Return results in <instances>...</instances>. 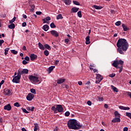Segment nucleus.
Returning a JSON list of instances; mask_svg holds the SVG:
<instances>
[{
	"mask_svg": "<svg viewBox=\"0 0 131 131\" xmlns=\"http://www.w3.org/2000/svg\"><path fill=\"white\" fill-rule=\"evenodd\" d=\"M28 72H29V71H28V69H19L18 70L17 73L18 75L21 76V75H24L25 74H28Z\"/></svg>",
	"mask_w": 131,
	"mask_h": 131,
	"instance_id": "nucleus-6",
	"label": "nucleus"
},
{
	"mask_svg": "<svg viewBox=\"0 0 131 131\" xmlns=\"http://www.w3.org/2000/svg\"><path fill=\"white\" fill-rule=\"evenodd\" d=\"M50 33L52 34V35L55 36V37H58V36H59V33H58V32H57L56 30L51 31Z\"/></svg>",
	"mask_w": 131,
	"mask_h": 131,
	"instance_id": "nucleus-10",
	"label": "nucleus"
},
{
	"mask_svg": "<svg viewBox=\"0 0 131 131\" xmlns=\"http://www.w3.org/2000/svg\"><path fill=\"white\" fill-rule=\"evenodd\" d=\"M77 15L79 18H81L82 17V15H81V11H80L77 12Z\"/></svg>",
	"mask_w": 131,
	"mask_h": 131,
	"instance_id": "nucleus-33",
	"label": "nucleus"
},
{
	"mask_svg": "<svg viewBox=\"0 0 131 131\" xmlns=\"http://www.w3.org/2000/svg\"><path fill=\"white\" fill-rule=\"evenodd\" d=\"M51 110L52 111H54V113L56 114L58 113H62L63 111H64V110L63 109V106H62V105L61 104H56L53 106L52 107Z\"/></svg>",
	"mask_w": 131,
	"mask_h": 131,
	"instance_id": "nucleus-4",
	"label": "nucleus"
},
{
	"mask_svg": "<svg viewBox=\"0 0 131 131\" xmlns=\"http://www.w3.org/2000/svg\"><path fill=\"white\" fill-rule=\"evenodd\" d=\"M4 42H5V41L4 40H0V47H2Z\"/></svg>",
	"mask_w": 131,
	"mask_h": 131,
	"instance_id": "nucleus-47",
	"label": "nucleus"
},
{
	"mask_svg": "<svg viewBox=\"0 0 131 131\" xmlns=\"http://www.w3.org/2000/svg\"><path fill=\"white\" fill-rule=\"evenodd\" d=\"M104 107H105L106 109H108V108H109V106H108V104H105Z\"/></svg>",
	"mask_w": 131,
	"mask_h": 131,
	"instance_id": "nucleus-53",
	"label": "nucleus"
},
{
	"mask_svg": "<svg viewBox=\"0 0 131 131\" xmlns=\"http://www.w3.org/2000/svg\"><path fill=\"white\" fill-rule=\"evenodd\" d=\"M98 100L99 102H103V101H104V98L103 97H98Z\"/></svg>",
	"mask_w": 131,
	"mask_h": 131,
	"instance_id": "nucleus-43",
	"label": "nucleus"
},
{
	"mask_svg": "<svg viewBox=\"0 0 131 131\" xmlns=\"http://www.w3.org/2000/svg\"><path fill=\"white\" fill-rule=\"evenodd\" d=\"M122 27L124 31H127V30H129V28L127 27V26L124 25V24L122 25Z\"/></svg>",
	"mask_w": 131,
	"mask_h": 131,
	"instance_id": "nucleus-15",
	"label": "nucleus"
},
{
	"mask_svg": "<svg viewBox=\"0 0 131 131\" xmlns=\"http://www.w3.org/2000/svg\"><path fill=\"white\" fill-rule=\"evenodd\" d=\"M128 130V128L127 127H125L123 128V131H127Z\"/></svg>",
	"mask_w": 131,
	"mask_h": 131,
	"instance_id": "nucleus-56",
	"label": "nucleus"
},
{
	"mask_svg": "<svg viewBox=\"0 0 131 131\" xmlns=\"http://www.w3.org/2000/svg\"><path fill=\"white\" fill-rule=\"evenodd\" d=\"M30 58L31 61H33L34 60H36V59H37V55L31 54L30 56Z\"/></svg>",
	"mask_w": 131,
	"mask_h": 131,
	"instance_id": "nucleus-13",
	"label": "nucleus"
},
{
	"mask_svg": "<svg viewBox=\"0 0 131 131\" xmlns=\"http://www.w3.org/2000/svg\"><path fill=\"white\" fill-rule=\"evenodd\" d=\"M121 24V21H118L115 23V25H116V26H120Z\"/></svg>",
	"mask_w": 131,
	"mask_h": 131,
	"instance_id": "nucleus-39",
	"label": "nucleus"
},
{
	"mask_svg": "<svg viewBox=\"0 0 131 131\" xmlns=\"http://www.w3.org/2000/svg\"><path fill=\"white\" fill-rule=\"evenodd\" d=\"M45 19L47 21H50L51 20V17H49V16H47V17H46Z\"/></svg>",
	"mask_w": 131,
	"mask_h": 131,
	"instance_id": "nucleus-50",
	"label": "nucleus"
},
{
	"mask_svg": "<svg viewBox=\"0 0 131 131\" xmlns=\"http://www.w3.org/2000/svg\"><path fill=\"white\" fill-rule=\"evenodd\" d=\"M29 79L31 82H34L36 83L37 82H39V78L37 75L33 76V75H29Z\"/></svg>",
	"mask_w": 131,
	"mask_h": 131,
	"instance_id": "nucleus-5",
	"label": "nucleus"
},
{
	"mask_svg": "<svg viewBox=\"0 0 131 131\" xmlns=\"http://www.w3.org/2000/svg\"><path fill=\"white\" fill-rule=\"evenodd\" d=\"M127 95L131 99V92H127Z\"/></svg>",
	"mask_w": 131,
	"mask_h": 131,
	"instance_id": "nucleus-55",
	"label": "nucleus"
},
{
	"mask_svg": "<svg viewBox=\"0 0 131 131\" xmlns=\"http://www.w3.org/2000/svg\"><path fill=\"white\" fill-rule=\"evenodd\" d=\"M69 41H70V40L68 38H66L64 39V42H66V43H68Z\"/></svg>",
	"mask_w": 131,
	"mask_h": 131,
	"instance_id": "nucleus-49",
	"label": "nucleus"
},
{
	"mask_svg": "<svg viewBox=\"0 0 131 131\" xmlns=\"http://www.w3.org/2000/svg\"><path fill=\"white\" fill-rule=\"evenodd\" d=\"M36 15H41V12L40 11H37L36 12Z\"/></svg>",
	"mask_w": 131,
	"mask_h": 131,
	"instance_id": "nucleus-57",
	"label": "nucleus"
},
{
	"mask_svg": "<svg viewBox=\"0 0 131 131\" xmlns=\"http://www.w3.org/2000/svg\"><path fill=\"white\" fill-rule=\"evenodd\" d=\"M117 51L121 54L124 55V52H126L129 45L125 39H119L117 42Z\"/></svg>",
	"mask_w": 131,
	"mask_h": 131,
	"instance_id": "nucleus-1",
	"label": "nucleus"
},
{
	"mask_svg": "<svg viewBox=\"0 0 131 131\" xmlns=\"http://www.w3.org/2000/svg\"><path fill=\"white\" fill-rule=\"evenodd\" d=\"M90 70H93V72H94V73H98V70L97 69H94V68H90Z\"/></svg>",
	"mask_w": 131,
	"mask_h": 131,
	"instance_id": "nucleus-36",
	"label": "nucleus"
},
{
	"mask_svg": "<svg viewBox=\"0 0 131 131\" xmlns=\"http://www.w3.org/2000/svg\"><path fill=\"white\" fill-rule=\"evenodd\" d=\"M119 108L121 110H129L130 109L129 107H126L124 106H119Z\"/></svg>",
	"mask_w": 131,
	"mask_h": 131,
	"instance_id": "nucleus-16",
	"label": "nucleus"
},
{
	"mask_svg": "<svg viewBox=\"0 0 131 131\" xmlns=\"http://www.w3.org/2000/svg\"><path fill=\"white\" fill-rule=\"evenodd\" d=\"M123 63L124 61L122 60H116L114 61L112 65L114 67H115L117 69H119V73H121L122 72V70L123 69Z\"/></svg>",
	"mask_w": 131,
	"mask_h": 131,
	"instance_id": "nucleus-3",
	"label": "nucleus"
},
{
	"mask_svg": "<svg viewBox=\"0 0 131 131\" xmlns=\"http://www.w3.org/2000/svg\"><path fill=\"white\" fill-rule=\"evenodd\" d=\"M14 106H15V107H20V104H19L18 102H16L14 103Z\"/></svg>",
	"mask_w": 131,
	"mask_h": 131,
	"instance_id": "nucleus-40",
	"label": "nucleus"
},
{
	"mask_svg": "<svg viewBox=\"0 0 131 131\" xmlns=\"http://www.w3.org/2000/svg\"><path fill=\"white\" fill-rule=\"evenodd\" d=\"M111 13L112 14H115V11H114V10H111Z\"/></svg>",
	"mask_w": 131,
	"mask_h": 131,
	"instance_id": "nucleus-61",
	"label": "nucleus"
},
{
	"mask_svg": "<svg viewBox=\"0 0 131 131\" xmlns=\"http://www.w3.org/2000/svg\"><path fill=\"white\" fill-rule=\"evenodd\" d=\"M73 4H74V5H76V6H79L80 5V3H79V2H77V1H73Z\"/></svg>",
	"mask_w": 131,
	"mask_h": 131,
	"instance_id": "nucleus-37",
	"label": "nucleus"
},
{
	"mask_svg": "<svg viewBox=\"0 0 131 131\" xmlns=\"http://www.w3.org/2000/svg\"><path fill=\"white\" fill-rule=\"evenodd\" d=\"M78 83L79 85H82V81H78Z\"/></svg>",
	"mask_w": 131,
	"mask_h": 131,
	"instance_id": "nucleus-63",
	"label": "nucleus"
},
{
	"mask_svg": "<svg viewBox=\"0 0 131 131\" xmlns=\"http://www.w3.org/2000/svg\"><path fill=\"white\" fill-rule=\"evenodd\" d=\"M23 51H27V49H26V46H23Z\"/></svg>",
	"mask_w": 131,
	"mask_h": 131,
	"instance_id": "nucleus-60",
	"label": "nucleus"
},
{
	"mask_svg": "<svg viewBox=\"0 0 131 131\" xmlns=\"http://www.w3.org/2000/svg\"><path fill=\"white\" fill-rule=\"evenodd\" d=\"M21 78V76H20L18 73L16 76L13 77L12 79V82L14 83H19L20 82V79Z\"/></svg>",
	"mask_w": 131,
	"mask_h": 131,
	"instance_id": "nucleus-8",
	"label": "nucleus"
},
{
	"mask_svg": "<svg viewBox=\"0 0 131 131\" xmlns=\"http://www.w3.org/2000/svg\"><path fill=\"white\" fill-rule=\"evenodd\" d=\"M38 47L40 50H42V51L45 50V47H43V45L41 44V43L39 42L38 43Z\"/></svg>",
	"mask_w": 131,
	"mask_h": 131,
	"instance_id": "nucleus-21",
	"label": "nucleus"
},
{
	"mask_svg": "<svg viewBox=\"0 0 131 131\" xmlns=\"http://www.w3.org/2000/svg\"><path fill=\"white\" fill-rule=\"evenodd\" d=\"M5 94L6 96H11L12 95V91L9 89H5Z\"/></svg>",
	"mask_w": 131,
	"mask_h": 131,
	"instance_id": "nucleus-11",
	"label": "nucleus"
},
{
	"mask_svg": "<svg viewBox=\"0 0 131 131\" xmlns=\"http://www.w3.org/2000/svg\"><path fill=\"white\" fill-rule=\"evenodd\" d=\"M111 88L112 90L115 92V93H118V89L116 88V87L113 86V85H111Z\"/></svg>",
	"mask_w": 131,
	"mask_h": 131,
	"instance_id": "nucleus-22",
	"label": "nucleus"
},
{
	"mask_svg": "<svg viewBox=\"0 0 131 131\" xmlns=\"http://www.w3.org/2000/svg\"><path fill=\"white\" fill-rule=\"evenodd\" d=\"M43 29L45 31H48L49 30V26L47 25H45L43 26Z\"/></svg>",
	"mask_w": 131,
	"mask_h": 131,
	"instance_id": "nucleus-24",
	"label": "nucleus"
},
{
	"mask_svg": "<svg viewBox=\"0 0 131 131\" xmlns=\"http://www.w3.org/2000/svg\"><path fill=\"white\" fill-rule=\"evenodd\" d=\"M65 81V79L60 78L59 79H57V83L58 84H61V83H63Z\"/></svg>",
	"mask_w": 131,
	"mask_h": 131,
	"instance_id": "nucleus-17",
	"label": "nucleus"
},
{
	"mask_svg": "<svg viewBox=\"0 0 131 131\" xmlns=\"http://www.w3.org/2000/svg\"><path fill=\"white\" fill-rule=\"evenodd\" d=\"M96 80L95 81V83H100L101 81L103 80V76L101 75L100 74H96Z\"/></svg>",
	"mask_w": 131,
	"mask_h": 131,
	"instance_id": "nucleus-7",
	"label": "nucleus"
},
{
	"mask_svg": "<svg viewBox=\"0 0 131 131\" xmlns=\"http://www.w3.org/2000/svg\"><path fill=\"white\" fill-rule=\"evenodd\" d=\"M78 10H79V8L73 7L71 9L72 13H77V12H78Z\"/></svg>",
	"mask_w": 131,
	"mask_h": 131,
	"instance_id": "nucleus-18",
	"label": "nucleus"
},
{
	"mask_svg": "<svg viewBox=\"0 0 131 131\" xmlns=\"http://www.w3.org/2000/svg\"><path fill=\"white\" fill-rule=\"evenodd\" d=\"M31 8L32 10L33 11V10H34V8H35V6L34 5H31Z\"/></svg>",
	"mask_w": 131,
	"mask_h": 131,
	"instance_id": "nucleus-58",
	"label": "nucleus"
},
{
	"mask_svg": "<svg viewBox=\"0 0 131 131\" xmlns=\"http://www.w3.org/2000/svg\"><path fill=\"white\" fill-rule=\"evenodd\" d=\"M49 51H48L47 50H45L44 55H45V56H49Z\"/></svg>",
	"mask_w": 131,
	"mask_h": 131,
	"instance_id": "nucleus-34",
	"label": "nucleus"
},
{
	"mask_svg": "<svg viewBox=\"0 0 131 131\" xmlns=\"http://www.w3.org/2000/svg\"><path fill=\"white\" fill-rule=\"evenodd\" d=\"M93 8H94L96 10H101V9H102V7H101L100 6H96V5H94Z\"/></svg>",
	"mask_w": 131,
	"mask_h": 131,
	"instance_id": "nucleus-30",
	"label": "nucleus"
},
{
	"mask_svg": "<svg viewBox=\"0 0 131 131\" xmlns=\"http://www.w3.org/2000/svg\"><path fill=\"white\" fill-rule=\"evenodd\" d=\"M110 77H114L115 76V73H112L109 75Z\"/></svg>",
	"mask_w": 131,
	"mask_h": 131,
	"instance_id": "nucleus-48",
	"label": "nucleus"
},
{
	"mask_svg": "<svg viewBox=\"0 0 131 131\" xmlns=\"http://www.w3.org/2000/svg\"><path fill=\"white\" fill-rule=\"evenodd\" d=\"M27 60H24L23 61V64L24 65H26V64H28V62L27 61Z\"/></svg>",
	"mask_w": 131,
	"mask_h": 131,
	"instance_id": "nucleus-45",
	"label": "nucleus"
},
{
	"mask_svg": "<svg viewBox=\"0 0 131 131\" xmlns=\"http://www.w3.org/2000/svg\"><path fill=\"white\" fill-rule=\"evenodd\" d=\"M11 52L14 55H17L18 54V51L15 50H11Z\"/></svg>",
	"mask_w": 131,
	"mask_h": 131,
	"instance_id": "nucleus-32",
	"label": "nucleus"
},
{
	"mask_svg": "<svg viewBox=\"0 0 131 131\" xmlns=\"http://www.w3.org/2000/svg\"><path fill=\"white\" fill-rule=\"evenodd\" d=\"M31 111H34V107L31 106Z\"/></svg>",
	"mask_w": 131,
	"mask_h": 131,
	"instance_id": "nucleus-64",
	"label": "nucleus"
},
{
	"mask_svg": "<svg viewBox=\"0 0 131 131\" xmlns=\"http://www.w3.org/2000/svg\"><path fill=\"white\" fill-rule=\"evenodd\" d=\"M23 17L24 18V19L27 18V16L25 14H23Z\"/></svg>",
	"mask_w": 131,
	"mask_h": 131,
	"instance_id": "nucleus-62",
	"label": "nucleus"
},
{
	"mask_svg": "<svg viewBox=\"0 0 131 131\" xmlns=\"http://www.w3.org/2000/svg\"><path fill=\"white\" fill-rule=\"evenodd\" d=\"M22 111L23 112H24V113H29V112H28V111H27V110H26L25 108H22Z\"/></svg>",
	"mask_w": 131,
	"mask_h": 131,
	"instance_id": "nucleus-46",
	"label": "nucleus"
},
{
	"mask_svg": "<svg viewBox=\"0 0 131 131\" xmlns=\"http://www.w3.org/2000/svg\"><path fill=\"white\" fill-rule=\"evenodd\" d=\"M62 86H65L66 89H69V86L68 85H65V84H62Z\"/></svg>",
	"mask_w": 131,
	"mask_h": 131,
	"instance_id": "nucleus-52",
	"label": "nucleus"
},
{
	"mask_svg": "<svg viewBox=\"0 0 131 131\" xmlns=\"http://www.w3.org/2000/svg\"><path fill=\"white\" fill-rule=\"evenodd\" d=\"M4 83H5V80H2L1 81V82H0V85L2 86V84H4Z\"/></svg>",
	"mask_w": 131,
	"mask_h": 131,
	"instance_id": "nucleus-54",
	"label": "nucleus"
},
{
	"mask_svg": "<svg viewBox=\"0 0 131 131\" xmlns=\"http://www.w3.org/2000/svg\"><path fill=\"white\" fill-rule=\"evenodd\" d=\"M85 43L86 45H90V43H91V42L90 41V36H88L86 38H85Z\"/></svg>",
	"mask_w": 131,
	"mask_h": 131,
	"instance_id": "nucleus-20",
	"label": "nucleus"
},
{
	"mask_svg": "<svg viewBox=\"0 0 131 131\" xmlns=\"http://www.w3.org/2000/svg\"><path fill=\"white\" fill-rule=\"evenodd\" d=\"M25 60L26 61H30V58H29V57H28V56H26V57H25Z\"/></svg>",
	"mask_w": 131,
	"mask_h": 131,
	"instance_id": "nucleus-44",
	"label": "nucleus"
},
{
	"mask_svg": "<svg viewBox=\"0 0 131 131\" xmlns=\"http://www.w3.org/2000/svg\"><path fill=\"white\" fill-rule=\"evenodd\" d=\"M25 26H26V22L23 23L22 24V27H25Z\"/></svg>",
	"mask_w": 131,
	"mask_h": 131,
	"instance_id": "nucleus-59",
	"label": "nucleus"
},
{
	"mask_svg": "<svg viewBox=\"0 0 131 131\" xmlns=\"http://www.w3.org/2000/svg\"><path fill=\"white\" fill-rule=\"evenodd\" d=\"M10 50V48H6L5 49V55L7 56V55H8V52H9V50Z\"/></svg>",
	"mask_w": 131,
	"mask_h": 131,
	"instance_id": "nucleus-31",
	"label": "nucleus"
},
{
	"mask_svg": "<svg viewBox=\"0 0 131 131\" xmlns=\"http://www.w3.org/2000/svg\"><path fill=\"white\" fill-rule=\"evenodd\" d=\"M64 115H65V116H67V117L69 116V115H70V112H69V111L66 112Z\"/></svg>",
	"mask_w": 131,
	"mask_h": 131,
	"instance_id": "nucleus-42",
	"label": "nucleus"
},
{
	"mask_svg": "<svg viewBox=\"0 0 131 131\" xmlns=\"http://www.w3.org/2000/svg\"><path fill=\"white\" fill-rule=\"evenodd\" d=\"M87 104L89 106H92V102L91 101H88L87 102Z\"/></svg>",
	"mask_w": 131,
	"mask_h": 131,
	"instance_id": "nucleus-51",
	"label": "nucleus"
},
{
	"mask_svg": "<svg viewBox=\"0 0 131 131\" xmlns=\"http://www.w3.org/2000/svg\"><path fill=\"white\" fill-rule=\"evenodd\" d=\"M15 21H16V17H14L13 18L10 20H9V23L10 24H13V23H14V22H15Z\"/></svg>",
	"mask_w": 131,
	"mask_h": 131,
	"instance_id": "nucleus-29",
	"label": "nucleus"
},
{
	"mask_svg": "<svg viewBox=\"0 0 131 131\" xmlns=\"http://www.w3.org/2000/svg\"><path fill=\"white\" fill-rule=\"evenodd\" d=\"M38 128V125L35 124L34 130V131H37Z\"/></svg>",
	"mask_w": 131,
	"mask_h": 131,
	"instance_id": "nucleus-41",
	"label": "nucleus"
},
{
	"mask_svg": "<svg viewBox=\"0 0 131 131\" xmlns=\"http://www.w3.org/2000/svg\"><path fill=\"white\" fill-rule=\"evenodd\" d=\"M8 28L10 29H14V28H15V24H11V25H9Z\"/></svg>",
	"mask_w": 131,
	"mask_h": 131,
	"instance_id": "nucleus-26",
	"label": "nucleus"
},
{
	"mask_svg": "<svg viewBox=\"0 0 131 131\" xmlns=\"http://www.w3.org/2000/svg\"><path fill=\"white\" fill-rule=\"evenodd\" d=\"M115 117H117L118 118H120L121 117V115L120 114H119V113H118V111H116L114 112V113Z\"/></svg>",
	"mask_w": 131,
	"mask_h": 131,
	"instance_id": "nucleus-19",
	"label": "nucleus"
},
{
	"mask_svg": "<svg viewBox=\"0 0 131 131\" xmlns=\"http://www.w3.org/2000/svg\"><path fill=\"white\" fill-rule=\"evenodd\" d=\"M30 92H31V93H32V94H36V92L35 91V89H31L30 90Z\"/></svg>",
	"mask_w": 131,
	"mask_h": 131,
	"instance_id": "nucleus-38",
	"label": "nucleus"
},
{
	"mask_svg": "<svg viewBox=\"0 0 131 131\" xmlns=\"http://www.w3.org/2000/svg\"><path fill=\"white\" fill-rule=\"evenodd\" d=\"M121 120L120 118H115L112 120V122H113L114 123H116V122H120Z\"/></svg>",
	"mask_w": 131,
	"mask_h": 131,
	"instance_id": "nucleus-14",
	"label": "nucleus"
},
{
	"mask_svg": "<svg viewBox=\"0 0 131 131\" xmlns=\"http://www.w3.org/2000/svg\"><path fill=\"white\" fill-rule=\"evenodd\" d=\"M50 27L51 28H56V25H55V24L54 23H52L50 24Z\"/></svg>",
	"mask_w": 131,
	"mask_h": 131,
	"instance_id": "nucleus-35",
	"label": "nucleus"
},
{
	"mask_svg": "<svg viewBox=\"0 0 131 131\" xmlns=\"http://www.w3.org/2000/svg\"><path fill=\"white\" fill-rule=\"evenodd\" d=\"M44 47L46 49H47V50L51 51V47L49 45L45 44V45H44Z\"/></svg>",
	"mask_w": 131,
	"mask_h": 131,
	"instance_id": "nucleus-28",
	"label": "nucleus"
},
{
	"mask_svg": "<svg viewBox=\"0 0 131 131\" xmlns=\"http://www.w3.org/2000/svg\"><path fill=\"white\" fill-rule=\"evenodd\" d=\"M82 125L75 119H71L68 122V127L70 129H79L81 128Z\"/></svg>",
	"mask_w": 131,
	"mask_h": 131,
	"instance_id": "nucleus-2",
	"label": "nucleus"
},
{
	"mask_svg": "<svg viewBox=\"0 0 131 131\" xmlns=\"http://www.w3.org/2000/svg\"><path fill=\"white\" fill-rule=\"evenodd\" d=\"M57 20H60V19H63V16H62V14H59L56 16Z\"/></svg>",
	"mask_w": 131,
	"mask_h": 131,
	"instance_id": "nucleus-25",
	"label": "nucleus"
},
{
	"mask_svg": "<svg viewBox=\"0 0 131 131\" xmlns=\"http://www.w3.org/2000/svg\"><path fill=\"white\" fill-rule=\"evenodd\" d=\"M64 4L67 5V6H69L70 4H71V1L70 0H64Z\"/></svg>",
	"mask_w": 131,
	"mask_h": 131,
	"instance_id": "nucleus-23",
	"label": "nucleus"
},
{
	"mask_svg": "<svg viewBox=\"0 0 131 131\" xmlns=\"http://www.w3.org/2000/svg\"><path fill=\"white\" fill-rule=\"evenodd\" d=\"M4 110H7V111H10L12 109V106H11V104H8L4 106Z\"/></svg>",
	"mask_w": 131,
	"mask_h": 131,
	"instance_id": "nucleus-12",
	"label": "nucleus"
},
{
	"mask_svg": "<svg viewBox=\"0 0 131 131\" xmlns=\"http://www.w3.org/2000/svg\"><path fill=\"white\" fill-rule=\"evenodd\" d=\"M34 98V95L32 93H29L27 96V100L28 101H31Z\"/></svg>",
	"mask_w": 131,
	"mask_h": 131,
	"instance_id": "nucleus-9",
	"label": "nucleus"
},
{
	"mask_svg": "<svg viewBox=\"0 0 131 131\" xmlns=\"http://www.w3.org/2000/svg\"><path fill=\"white\" fill-rule=\"evenodd\" d=\"M54 68H55V66H51L49 68V73H51L53 70H54Z\"/></svg>",
	"mask_w": 131,
	"mask_h": 131,
	"instance_id": "nucleus-27",
	"label": "nucleus"
}]
</instances>
